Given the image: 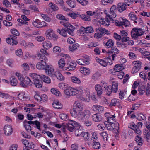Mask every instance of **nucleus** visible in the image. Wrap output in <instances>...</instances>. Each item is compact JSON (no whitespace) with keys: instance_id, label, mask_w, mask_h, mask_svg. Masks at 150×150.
Instances as JSON below:
<instances>
[{"instance_id":"obj_26","label":"nucleus","mask_w":150,"mask_h":150,"mask_svg":"<svg viewBox=\"0 0 150 150\" xmlns=\"http://www.w3.org/2000/svg\"><path fill=\"white\" fill-rule=\"evenodd\" d=\"M57 31L58 33L64 37H67L66 33H67V30L66 28H62L61 30L58 29L57 30Z\"/></svg>"},{"instance_id":"obj_46","label":"nucleus","mask_w":150,"mask_h":150,"mask_svg":"<svg viewBox=\"0 0 150 150\" xmlns=\"http://www.w3.org/2000/svg\"><path fill=\"white\" fill-rule=\"evenodd\" d=\"M100 74L98 72H96L92 76V78L94 81L97 80L100 76Z\"/></svg>"},{"instance_id":"obj_33","label":"nucleus","mask_w":150,"mask_h":150,"mask_svg":"<svg viewBox=\"0 0 150 150\" xmlns=\"http://www.w3.org/2000/svg\"><path fill=\"white\" fill-rule=\"evenodd\" d=\"M80 71L82 73L85 75H88L90 73V69L87 68L83 67L80 69Z\"/></svg>"},{"instance_id":"obj_31","label":"nucleus","mask_w":150,"mask_h":150,"mask_svg":"<svg viewBox=\"0 0 150 150\" xmlns=\"http://www.w3.org/2000/svg\"><path fill=\"white\" fill-rule=\"evenodd\" d=\"M11 85L13 86H16L18 84V81L16 78L14 76H12L10 79Z\"/></svg>"},{"instance_id":"obj_22","label":"nucleus","mask_w":150,"mask_h":150,"mask_svg":"<svg viewBox=\"0 0 150 150\" xmlns=\"http://www.w3.org/2000/svg\"><path fill=\"white\" fill-rule=\"evenodd\" d=\"M92 117L93 120L96 122H100L102 120V116L100 113L93 115Z\"/></svg>"},{"instance_id":"obj_28","label":"nucleus","mask_w":150,"mask_h":150,"mask_svg":"<svg viewBox=\"0 0 150 150\" xmlns=\"http://www.w3.org/2000/svg\"><path fill=\"white\" fill-rule=\"evenodd\" d=\"M41 80L43 81L46 83H50L51 82V80L50 78L48 76L45 75H40Z\"/></svg>"},{"instance_id":"obj_52","label":"nucleus","mask_w":150,"mask_h":150,"mask_svg":"<svg viewBox=\"0 0 150 150\" xmlns=\"http://www.w3.org/2000/svg\"><path fill=\"white\" fill-rule=\"evenodd\" d=\"M68 123L73 127H74V128H75V127L79 125V124L77 122L72 120H70Z\"/></svg>"},{"instance_id":"obj_21","label":"nucleus","mask_w":150,"mask_h":150,"mask_svg":"<svg viewBox=\"0 0 150 150\" xmlns=\"http://www.w3.org/2000/svg\"><path fill=\"white\" fill-rule=\"evenodd\" d=\"M120 100L118 99H113L111 100L110 103L109 105V106L111 107L112 106H119L120 105Z\"/></svg>"},{"instance_id":"obj_55","label":"nucleus","mask_w":150,"mask_h":150,"mask_svg":"<svg viewBox=\"0 0 150 150\" xmlns=\"http://www.w3.org/2000/svg\"><path fill=\"white\" fill-rule=\"evenodd\" d=\"M86 30L85 28L81 27L79 30L78 33H80L81 35H83L85 33H86Z\"/></svg>"},{"instance_id":"obj_1","label":"nucleus","mask_w":150,"mask_h":150,"mask_svg":"<svg viewBox=\"0 0 150 150\" xmlns=\"http://www.w3.org/2000/svg\"><path fill=\"white\" fill-rule=\"evenodd\" d=\"M83 110V103L76 101L73 105L72 111L70 112V113L73 117L76 118L79 121H83L89 117L91 115V112L88 110H85L82 112Z\"/></svg>"},{"instance_id":"obj_8","label":"nucleus","mask_w":150,"mask_h":150,"mask_svg":"<svg viewBox=\"0 0 150 150\" xmlns=\"http://www.w3.org/2000/svg\"><path fill=\"white\" fill-rule=\"evenodd\" d=\"M60 23L64 26L67 30V33L70 35L73 36L74 35V31L75 29V27L68 23L62 22L61 21Z\"/></svg>"},{"instance_id":"obj_18","label":"nucleus","mask_w":150,"mask_h":150,"mask_svg":"<svg viewBox=\"0 0 150 150\" xmlns=\"http://www.w3.org/2000/svg\"><path fill=\"white\" fill-rule=\"evenodd\" d=\"M78 64L81 65H88L90 64V62L88 60H86L85 59L83 58L79 59L76 61Z\"/></svg>"},{"instance_id":"obj_14","label":"nucleus","mask_w":150,"mask_h":150,"mask_svg":"<svg viewBox=\"0 0 150 150\" xmlns=\"http://www.w3.org/2000/svg\"><path fill=\"white\" fill-rule=\"evenodd\" d=\"M127 8V5L126 3H119L117 5V9L120 13L125 10Z\"/></svg>"},{"instance_id":"obj_64","label":"nucleus","mask_w":150,"mask_h":150,"mask_svg":"<svg viewBox=\"0 0 150 150\" xmlns=\"http://www.w3.org/2000/svg\"><path fill=\"white\" fill-rule=\"evenodd\" d=\"M143 54L145 57L148 59L150 61V52H149L147 51H144L143 53Z\"/></svg>"},{"instance_id":"obj_38","label":"nucleus","mask_w":150,"mask_h":150,"mask_svg":"<svg viewBox=\"0 0 150 150\" xmlns=\"http://www.w3.org/2000/svg\"><path fill=\"white\" fill-rule=\"evenodd\" d=\"M48 6L53 11H57L59 9L58 7L56 5L52 2L48 4Z\"/></svg>"},{"instance_id":"obj_29","label":"nucleus","mask_w":150,"mask_h":150,"mask_svg":"<svg viewBox=\"0 0 150 150\" xmlns=\"http://www.w3.org/2000/svg\"><path fill=\"white\" fill-rule=\"evenodd\" d=\"M52 105L54 108L58 109H61L62 107V104L57 101H54L52 103Z\"/></svg>"},{"instance_id":"obj_12","label":"nucleus","mask_w":150,"mask_h":150,"mask_svg":"<svg viewBox=\"0 0 150 150\" xmlns=\"http://www.w3.org/2000/svg\"><path fill=\"white\" fill-rule=\"evenodd\" d=\"M112 86L110 85H108L107 84L104 82V91L106 95L109 96L111 94L112 91Z\"/></svg>"},{"instance_id":"obj_6","label":"nucleus","mask_w":150,"mask_h":150,"mask_svg":"<svg viewBox=\"0 0 150 150\" xmlns=\"http://www.w3.org/2000/svg\"><path fill=\"white\" fill-rule=\"evenodd\" d=\"M21 81L20 84L21 86L24 88H26L28 85L31 86L33 82L31 81L30 79L28 77H25L24 78L21 76L19 78Z\"/></svg>"},{"instance_id":"obj_7","label":"nucleus","mask_w":150,"mask_h":150,"mask_svg":"<svg viewBox=\"0 0 150 150\" xmlns=\"http://www.w3.org/2000/svg\"><path fill=\"white\" fill-rule=\"evenodd\" d=\"M119 20H117L115 21V24L116 26H121L124 25L125 27L129 26L130 25L129 21L125 18L120 17Z\"/></svg>"},{"instance_id":"obj_56","label":"nucleus","mask_w":150,"mask_h":150,"mask_svg":"<svg viewBox=\"0 0 150 150\" xmlns=\"http://www.w3.org/2000/svg\"><path fill=\"white\" fill-rule=\"evenodd\" d=\"M71 80L73 82L75 83H79L81 82V81L79 79L75 76H73L71 78Z\"/></svg>"},{"instance_id":"obj_41","label":"nucleus","mask_w":150,"mask_h":150,"mask_svg":"<svg viewBox=\"0 0 150 150\" xmlns=\"http://www.w3.org/2000/svg\"><path fill=\"white\" fill-rule=\"evenodd\" d=\"M104 141H105L106 143L104 145H108L109 141H111V139L108 137V134L106 132H104Z\"/></svg>"},{"instance_id":"obj_61","label":"nucleus","mask_w":150,"mask_h":150,"mask_svg":"<svg viewBox=\"0 0 150 150\" xmlns=\"http://www.w3.org/2000/svg\"><path fill=\"white\" fill-rule=\"evenodd\" d=\"M82 136L84 137L86 140H88L89 138V134L88 132H83Z\"/></svg>"},{"instance_id":"obj_34","label":"nucleus","mask_w":150,"mask_h":150,"mask_svg":"<svg viewBox=\"0 0 150 150\" xmlns=\"http://www.w3.org/2000/svg\"><path fill=\"white\" fill-rule=\"evenodd\" d=\"M146 86L144 85H141L138 88V91L140 95H143L145 92Z\"/></svg>"},{"instance_id":"obj_3","label":"nucleus","mask_w":150,"mask_h":150,"mask_svg":"<svg viewBox=\"0 0 150 150\" xmlns=\"http://www.w3.org/2000/svg\"><path fill=\"white\" fill-rule=\"evenodd\" d=\"M30 76L33 79V83L35 86L38 88H41L42 85V82L40 75L36 73H32L30 74Z\"/></svg>"},{"instance_id":"obj_24","label":"nucleus","mask_w":150,"mask_h":150,"mask_svg":"<svg viewBox=\"0 0 150 150\" xmlns=\"http://www.w3.org/2000/svg\"><path fill=\"white\" fill-rule=\"evenodd\" d=\"M39 57V59L40 61V62L43 63H46L47 61V58H46L44 55H43L40 53H39L38 54Z\"/></svg>"},{"instance_id":"obj_36","label":"nucleus","mask_w":150,"mask_h":150,"mask_svg":"<svg viewBox=\"0 0 150 150\" xmlns=\"http://www.w3.org/2000/svg\"><path fill=\"white\" fill-rule=\"evenodd\" d=\"M112 90L114 93H116L118 90V84L115 81H113L112 84Z\"/></svg>"},{"instance_id":"obj_20","label":"nucleus","mask_w":150,"mask_h":150,"mask_svg":"<svg viewBox=\"0 0 150 150\" xmlns=\"http://www.w3.org/2000/svg\"><path fill=\"white\" fill-rule=\"evenodd\" d=\"M105 47L107 48L112 47L114 45V42L111 39L108 40L107 42L104 41V44Z\"/></svg>"},{"instance_id":"obj_35","label":"nucleus","mask_w":150,"mask_h":150,"mask_svg":"<svg viewBox=\"0 0 150 150\" xmlns=\"http://www.w3.org/2000/svg\"><path fill=\"white\" fill-rule=\"evenodd\" d=\"M59 67L60 68H62L65 64V60L64 58L60 59L58 62Z\"/></svg>"},{"instance_id":"obj_19","label":"nucleus","mask_w":150,"mask_h":150,"mask_svg":"<svg viewBox=\"0 0 150 150\" xmlns=\"http://www.w3.org/2000/svg\"><path fill=\"white\" fill-rule=\"evenodd\" d=\"M104 124L105 125V128H106L107 130H112L114 129L115 124L114 123H110L105 121L104 122Z\"/></svg>"},{"instance_id":"obj_5","label":"nucleus","mask_w":150,"mask_h":150,"mask_svg":"<svg viewBox=\"0 0 150 150\" xmlns=\"http://www.w3.org/2000/svg\"><path fill=\"white\" fill-rule=\"evenodd\" d=\"M144 33V32L142 29H138L136 28H134L131 32V35L133 38L137 40Z\"/></svg>"},{"instance_id":"obj_50","label":"nucleus","mask_w":150,"mask_h":150,"mask_svg":"<svg viewBox=\"0 0 150 150\" xmlns=\"http://www.w3.org/2000/svg\"><path fill=\"white\" fill-rule=\"evenodd\" d=\"M79 45L78 44H75L72 46H70L69 48L70 51H73L76 50L79 47Z\"/></svg>"},{"instance_id":"obj_40","label":"nucleus","mask_w":150,"mask_h":150,"mask_svg":"<svg viewBox=\"0 0 150 150\" xmlns=\"http://www.w3.org/2000/svg\"><path fill=\"white\" fill-rule=\"evenodd\" d=\"M136 118L139 120H145L146 119V117L144 115L139 112L137 113L136 114Z\"/></svg>"},{"instance_id":"obj_53","label":"nucleus","mask_w":150,"mask_h":150,"mask_svg":"<svg viewBox=\"0 0 150 150\" xmlns=\"http://www.w3.org/2000/svg\"><path fill=\"white\" fill-rule=\"evenodd\" d=\"M68 123L73 127H74V128H75V127L79 125V124L77 122L72 120H70Z\"/></svg>"},{"instance_id":"obj_32","label":"nucleus","mask_w":150,"mask_h":150,"mask_svg":"<svg viewBox=\"0 0 150 150\" xmlns=\"http://www.w3.org/2000/svg\"><path fill=\"white\" fill-rule=\"evenodd\" d=\"M43 47L47 50L49 49L51 47L52 45L50 42L49 41H45L42 43Z\"/></svg>"},{"instance_id":"obj_30","label":"nucleus","mask_w":150,"mask_h":150,"mask_svg":"<svg viewBox=\"0 0 150 150\" xmlns=\"http://www.w3.org/2000/svg\"><path fill=\"white\" fill-rule=\"evenodd\" d=\"M124 69V67L122 65H120L119 64L116 65L114 69H113V71L116 72H119Z\"/></svg>"},{"instance_id":"obj_60","label":"nucleus","mask_w":150,"mask_h":150,"mask_svg":"<svg viewBox=\"0 0 150 150\" xmlns=\"http://www.w3.org/2000/svg\"><path fill=\"white\" fill-rule=\"evenodd\" d=\"M29 8L32 10H34L35 12H39L38 8L35 5H30L29 6Z\"/></svg>"},{"instance_id":"obj_23","label":"nucleus","mask_w":150,"mask_h":150,"mask_svg":"<svg viewBox=\"0 0 150 150\" xmlns=\"http://www.w3.org/2000/svg\"><path fill=\"white\" fill-rule=\"evenodd\" d=\"M95 89L97 91L98 96H100L103 93V90L102 87L99 84H97L95 86Z\"/></svg>"},{"instance_id":"obj_62","label":"nucleus","mask_w":150,"mask_h":150,"mask_svg":"<svg viewBox=\"0 0 150 150\" xmlns=\"http://www.w3.org/2000/svg\"><path fill=\"white\" fill-rule=\"evenodd\" d=\"M11 32L13 35H15L16 36H19L20 35L19 32L17 30L15 29H11Z\"/></svg>"},{"instance_id":"obj_2","label":"nucleus","mask_w":150,"mask_h":150,"mask_svg":"<svg viewBox=\"0 0 150 150\" xmlns=\"http://www.w3.org/2000/svg\"><path fill=\"white\" fill-rule=\"evenodd\" d=\"M131 129L133 130L134 132L138 135L136 136L135 140L139 146H141L143 144L142 138L140 136L142 132L138 127L137 125L134 124H132L130 125Z\"/></svg>"},{"instance_id":"obj_51","label":"nucleus","mask_w":150,"mask_h":150,"mask_svg":"<svg viewBox=\"0 0 150 150\" xmlns=\"http://www.w3.org/2000/svg\"><path fill=\"white\" fill-rule=\"evenodd\" d=\"M81 16L83 19L86 21H89L91 20L90 17L87 15L82 14Z\"/></svg>"},{"instance_id":"obj_63","label":"nucleus","mask_w":150,"mask_h":150,"mask_svg":"<svg viewBox=\"0 0 150 150\" xmlns=\"http://www.w3.org/2000/svg\"><path fill=\"white\" fill-rule=\"evenodd\" d=\"M51 91L52 93L56 96H58L60 93V92L57 89L54 88H52L51 89Z\"/></svg>"},{"instance_id":"obj_59","label":"nucleus","mask_w":150,"mask_h":150,"mask_svg":"<svg viewBox=\"0 0 150 150\" xmlns=\"http://www.w3.org/2000/svg\"><path fill=\"white\" fill-rule=\"evenodd\" d=\"M86 33H93L94 30L93 28L91 26H89L85 28Z\"/></svg>"},{"instance_id":"obj_15","label":"nucleus","mask_w":150,"mask_h":150,"mask_svg":"<svg viewBox=\"0 0 150 150\" xmlns=\"http://www.w3.org/2000/svg\"><path fill=\"white\" fill-rule=\"evenodd\" d=\"M13 131V129L11 126L6 125L4 127V132L5 135L7 136L10 135Z\"/></svg>"},{"instance_id":"obj_10","label":"nucleus","mask_w":150,"mask_h":150,"mask_svg":"<svg viewBox=\"0 0 150 150\" xmlns=\"http://www.w3.org/2000/svg\"><path fill=\"white\" fill-rule=\"evenodd\" d=\"M67 67H65L66 70L68 71L73 70L75 69L76 66V63L74 61H69L67 62Z\"/></svg>"},{"instance_id":"obj_47","label":"nucleus","mask_w":150,"mask_h":150,"mask_svg":"<svg viewBox=\"0 0 150 150\" xmlns=\"http://www.w3.org/2000/svg\"><path fill=\"white\" fill-rule=\"evenodd\" d=\"M104 59L105 60H104V67L107 66L108 64L109 65H110L112 64V63H111L110 64V62L108 61V59L109 61H110V58L105 57L104 58Z\"/></svg>"},{"instance_id":"obj_25","label":"nucleus","mask_w":150,"mask_h":150,"mask_svg":"<svg viewBox=\"0 0 150 150\" xmlns=\"http://www.w3.org/2000/svg\"><path fill=\"white\" fill-rule=\"evenodd\" d=\"M47 64H46V63H43L39 62L36 65V68L40 70L45 69L46 66Z\"/></svg>"},{"instance_id":"obj_42","label":"nucleus","mask_w":150,"mask_h":150,"mask_svg":"<svg viewBox=\"0 0 150 150\" xmlns=\"http://www.w3.org/2000/svg\"><path fill=\"white\" fill-rule=\"evenodd\" d=\"M128 16L129 19L132 21L135 20L136 19V15L134 14V12H132L129 13Z\"/></svg>"},{"instance_id":"obj_49","label":"nucleus","mask_w":150,"mask_h":150,"mask_svg":"<svg viewBox=\"0 0 150 150\" xmlns=\"http://www.w3.org/2000/svg\"><path fill=\"white\" fill-rule=\"evenodd\" d=\"M92 145L93 148L96 149H99L100 147V143L95 141L92 143Z\"/></svg>"},{"instance_id":"obj_13","label":"nucleus","mask_w":150,"mask_h":150,"mask_svg":"<svg viewBox=\"0 0 150 150\" xmlns=\"http://www.w3.org/2000/svg\"><path fill=\"white\" fill-rule=\"evenodd\" d=\"M17 37L16 36H13L11 38H7L6 39V41L10 45H16L18 43V42L16 40Z\"/></svg>"},{"instance_id":"obj_17","label":"nucleus","mask_w":150,"mask_h":150,"mask_svg":"<svg viewBox=\"0 0 150 150\" xmlns=\"http://www.w3.org/2000/svg\"><path fill=\"white\" fill-rule=\"evenodd\" d=\"M119 50L116 47H112L110 51L109 50L108 52L109 53L111 52L112 54V59L114 60V58L116 57V55L119 53Z\"/></svg>"},{"instance_id":"obj_37","label":"nucleus","mask_w":150,"mask_h":150,"mask_svg":"<svg viewBox=\"0 0 150 150\" xmlns=\"http://www.w3.org/2000/svg\"><path fill=\"white\" fill-rule=\"evenodd\" d=\"M25 95V94H24V93H21L18 95V98L19 99L23 100L24 101L29 99L28 97H26Z\"/></svg>"},{"instance_id":"obj_45","label":"nucleus","mask_w":150,"mask_h":150,"mask_svg":"<svg viewBox=\"0 0 150 150\" xmlns=\"http://www.w3.org/2000/svg\"><path fill=\"white\" fill-rule=\"evenodd\" d=\"M72 88L70 87H67L64 91V93L67 95L70 96V93L71 91Z\"/></svg>"},{"instance_id":"obj_11","label":"nucleus","mask_w":150,"mask_h":150,"mask_svg":"<svg viewBox=\"0 0 150 150\" xmlns=\"http://www.w3.org/2000/svg\"><path fill=\"white\" fill-rule=\"evenodd\" d=\"M46 36L47 38L49 39H51L52 38H54V40H56L58 38L57 36L55 35L53 32V30L50 29L47 30L46 32Z\"/></svg>"},{"instance_id":"obj_4","label":"nucleus","mask_w":150,"mask_h":150,"mask_svg":"<svg viewBox=\"0 0 150 150\" xmlns=\"http://www.w3.org/2000/svg\"><path fill=\"white\" fill-rule=\"evenodd\" d=\"M110 15H107L106 16L104 21V25L108 26L110 23H112L114 22V20L113 18L116 17V14L113 12H110Z\"/></svg>"},{"instance_id":"obj_9","label":"nucleus","mask_w":150,"mask_h":150,"mask_svg":"<svg viewBox=\"0 0 150 150\" xmlns=\"http://www.w3.org/2000/svg\"><path fill=\"white\" fill-rule=\"evenodd\" d=\"M45 70L47 74L50 76L54 77V74L55 72L54 69L52 65L47 64Z\"/></svg>"},{"instance_id":"obj_27","label":"nucleus","mask_w":150,"mask_h":150,"mask_svg":"<svg viewBox=\"0 0 150 150\" xmlns=\"http://www.w3.org/2000/svg\"><path fill=\"white\" fill-rule=\"evenodd\" d=\"M55 76L57 78L61 81H63L64 79V77L62 75L59 71H57L55 72L54 74V77Z\"/></svg>"},{"instance_id":"obj_44","label":"nucleus","mask_w":150,"mask_h":150,"mask_svg":"<svg viewBox=\"0 0 150 150\" xmlns=\"http://www.w3.org/2000/svg\"><path fill=\"white\" fill-rule=\"evenodd\" d=\"M90 116H89V117L88 119L84 121H80L84 122L83 123L86 126H91L92 124V122L90 120H88V119L90 118Z\"/></svg>"},{"instance_id":"obj_16","label":"nucleus","mask_w":150,"mask_h":150,"mask_svg":"<svg viewBox=\"0 0 150 150\" xmlns=\"http://www.w3.org/2000/svg\"><path fill=\"white\" fill-rule=\"evenodd\" d=\"M83 93V90L80 88H78L76 89L72 88L71 93H70V96H73L76 94H82Z\"/></svg>"},{"instance_id":"obj_39","label":"nucleus","mask_w":150,"mask_h":150,"mask_svg":"<svg viewBox=\"0 0 150 150\" xmlns=\"http://www.w3.org/2000/svg\"><path fill=\"white\" fill-rule=\"evenodd\" d=\"M66 2L69 6L72 8H74L76 6V1L75 0L67 1Z\"/></svg>"},{"instance_id":"obj_54","label":"nucleus","mask_w":150,"mask_h":150,"mask_svg":"<svg viewBox=\"0 0 150 150\" xmlns=\"http://www.w3.org/2000/svg\"><path fill=\"white\" fill-rule=\"evenodd\" d=\"M53 51L54 52L58 54L61 52V49L60 47L56 46L53 48Z\"/></svg>"},{"instance_id":"obj_58","label":"nucleus","mask_w":150,"mask_h":150,"mask_svg":"<svg viewBox=\"0 0 150 150\" xmlns=\"http://www.w3.org/2000/svg\"><path fill=\"white\" fill-rule=\"evenodd\" d=\"M66 129L70 131H72L75 129L74 127H73L69 123L66 125Z\"/></svg>"},{"instance_id":"obj_48","label":"nucleus","mask_w":150,"mask_h":150,"mask_svg":"<svg viewBox=\"0 0 150 150\" xmlns=\"http://www.w3.org/2000/svg\"><path fill=\"white\" fill-rule=\"evenodd\" d=\"M41 17L42 18L46 21L50 22L51 21V19L50 18L48 17L47 15L42 14L41 15Z\"/></svg>"},{"instance_id":"obj_57","label":"nucleus","mask_w":150,"mask_h":150,"mask_svg":"<svg viewBox=\"0 0 150 150\" xmlns=\"http://www.w3.org/2000/svg\"><path fill=\"white\" fill-rule=\"evenodd\" d=\"M59 86L60 89L64 91L68 87V86L66 84L62 83L59 84Z\"/></svg>"},{"instance_id":"obj_43","label":"nucleus","mask_w":150,"mask_h":150,"mask_svg":"<svg viewBox=\"0 0 150 150\" xmlns=\"http://www.w3.org/2000/svg\"><path fill=\"white\" fill-rule=\"evenodd\" d=\"M132 64L134 65V66L138 69H140L141 67V62L139 61H136L133 62Z\"/></svg>"}]
</instances>
